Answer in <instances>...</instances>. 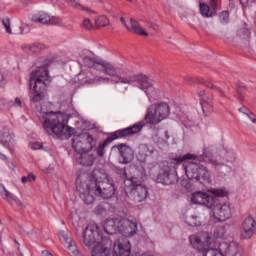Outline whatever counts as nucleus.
<instances>
[{"label":"nucleus","mask_w":256,"mask_h":256,"mask_svg":"<svg viewBox=\"0 0 256 256\" xmlns=\"http://www.w3.org/2000/svg\"><path fill=\"white\" fill-rule=\"evenodd\" d=\"M0 144L8 149L10 153L15 151L17 143L15 142V134L13 130L7 126H0Z\"/></svg>","instance_id":"13"},{"label":"nucleus","mask_w":256,"mask_h":256,"mask_svg":"<svg viewBox=\"0 0 256 256\" xmlns=\"http://www.w3.org/2000/svg\"><path fill=\"white\" fill-rule=\"evenodd\" d=\"M240 113H243V115H247L249 113V110H247L246 107H241L238 109Z\"/></svg>","instance_id":"49"},{"label":"nucleus","mask_w":256,"mask_h":256,"mask_svg":"<svg viewBox=\"0 0 256 256\" xmlns=\"http://www.w3.org/2000/svg\"><path fill=\"white\" fill-rule=\"evenodd\" d=\"M202 109L205 110V105L204 104H202Z\"/></svg>","instance_id":"56"},{"label":"nucleus","mask_w":256,"mask_h":256,"mask_svg":"<svg viewBox=\"0 0 256 256\" xmlns=\"http://www.w3.org/2000/svg\"><path fill=\"white\" fill-rule=\"evenodd\" d=\"M241 229H242V232H241L242 239H251V237L255 235V231H256L255 218L248 216L243 221Z\"/></svg>","instance_id":"18"},{"label":"nucleus","mask_w":256,"mask_h":256,"mask_svg":"<svg viewBox=\"0 0 256 256\" xmlns=\"http://www.w3.org/2000/svg\"><path fill=\"white\" fill-rule=\"evenodd\" d=\"M208 193L211 195H214V197H228L229 196V191L227 188H210L208 190Z\"/></svg>","instance_id":"29"},{"label":"nucleus","mask_w":256,"mask_h":256,"mask_svg":"<svg viewBox=\"0 0 256 256\" xmlns=\"http://www.w3.org/2000/svg\"><path fill=\"white\" fill-rule=\"evenodd\" d=\"M235 158L234 151H227L225 148H222L215 157L209 159V163L213 165V167H223L225 161L227 163H233Z\"/></svg>","instance_id":"15"},{"label":"nucleus","mask_w":256,"mask_h":256,"mask_svg":"<svg viewBox=\"0 0 256 256\" xmlns=\"http://www.w3.org/2000/svg\"><path fill=\"white\" fill-rule=\"evenodd\" d=\"M118 150L120 153L118 158L119 163L122 165H127L133 161V150L131 147L122 144L118 146Z\"/></svg>","instance_id":"24"},{"label":"nucleus","mask_w":256,"mask_h":256,"mask_svg":"<svg viewBox=\"0 0 256 256\" xmlns=\"http://www.w3.org/2000/svg\"><path fill=\"white\" fill-rule=\"evenodd\" d=\"M120 21L130 33H135V35H141L142 37H147L149 35L147 31L139 25V22L133 18L130 19L129 23L125 21L124 17H121Z\"/></svg>","instance_id":"20"},{"label":"nucleus","mask_w":256,"mask_h":256,"mask_svg":"<svg viewBox=\"0 0 256 256\" xmlns=\"http://www.w3.org/2000/svg\"><path fill=\"white\" fill-rule=\"evenodd\" d=\"M78 81L81 85H95L96 83H111V78L105 76H93V72L82 70L78 74Z\"/></svg>","instance_id":"14"},{"label":"nucleus","mask_w":256,"mask_h":256,"mask_svg":"<svg viewBox=\"0 0 256 256\" xmlns=\"http://www.w3.org/2000/svg\"><path fill=\"white\" fill-rule=\"evenodd\" d=\"M202 255L203 256H225V252L221 250V243H220L219 250L215 248H209L208 246L207 249L202 252Z\"/></svg>","instance_id":"30"},{"label":"nucleus","mask_w":256,"mask_h":256,"mask_svg":"<svg viewBox=\"0 0 256 256\" xmlns=\"http://www.w3.org/2000/svg\"><path fill=\"white\" fill-rule=\"evenodd\" d=\"M122 220L123 218L107 219L103 225L105 233L108 235H115V233H120Z\"/></svg>","instance_id":"22"},{"label":"nucleus","mask_w":256,"mask_h":256,"mask_svg":"<svg viewBox=\"0 0 256 256\" xmlns=\"http://www.w3.org/2000/svg\"><path fill=\"white\" fill-rule=\"evenodd\" d=\"M2 25L3 27H5L6 33H8V35H11L13 33L11 31V21L9 20V18L2 19Z\"/></svg>","instance_id":"38"},{"label":"nucleus","mask_w":256,"mask_h":256,"mask_svg":"<svg viewBox=\"0 0 256 256\" xmlns=\"http://www.w3.org/2000/svg\"><path fill=\"white\" fill-rule=\"evenodd\" d=\"M83 243L85 247H93L92 256L94 255L95 250L101 251L102 249L108 251V256H113L111 255V250L107 247L105 240H103V237L99 233V226H97V224H91L86 227L83 234Z\"/></svg>","instance_id":"6"},{"label":"nucleus","mask_w":256,"mask_h":256,"mask_svg":"<svg viewBox=\"0 0 256 256\" xmlns=\"http://www.w3.org/2000/svg\"><path fill=\"white\" fill-rule=\"evenodd\" d=\"M83 27L85 29H93V24L91 23V20H89L88 18L83 20Z\"/></svg>","instance_id":"45"},{"label":"nucleus","mask_w":256,"mask_h":256,"mask_svg":"<svg viewBox=\"0 0 256 256\" xmlns=\"http://www.w3.org/2000/svg\"><path fill=\"white\" fill-rule=\"evenodd\" d=\"M184 171L188 179H196L202 185H207L211 183V175L209 174V170L197 163L189 162L188 164H184Z\"/></svg>","instance_id":"9"},{"label":"nucleus","mask_w":256,"mask_h":256,"mask_svg":"<svg viewBox=\"0 0 256 256\" xmlns=\"http://www.w3.org/2000/svg\"><path fill=\"white\" fill-rule=\"evenodd\" d=\"M221 251H223L224 256H243V249L237 242H222Z\"/></svg>","instance_id":"21"},{"label":"nucleus","mask_w":256,"mask_h":256,"mask_svg":"<svg viewBox=\"0 0 256 256\" xmlns=\"http://www.w3.org/2000/svg\"><path fill=\"white\" fill-rule=\"evenodd\" d=\"M94 23H95L96 29H99L100 27H108V25L110 24V21H109V18H107V16L102 15L95 18Z\"/></svg>","instance_id":"31"},{"label":"nucleus","mask_w":256,"mask_h":256,"mask_svg":"<svg viewBox=\"0 0 256 256\" xmlns=\"http://www.w3.org/2000/svg\"><path fill=\"white\" fill-rule=\"evenodd\" d=\"M13 107H21V98H15Z\"/></svg>","instance_id":"48"},{"label":"nucleus","mask_w":256,"mask_h":256,"mask_svg":"<svg viewBox=\"0 0 256 256\" xmlns=\"http://www.w3.org/2000/svg\"><path fill=\"white\" fill-rule=\"evenodd\" d=\"M128 89H129L128 87H125V88H124L125 91H128Z\"/></svg>","instance_id":"57"},{"label":"nucleus","mask_w":256,"mask_h":256,"mask_svg":"<svg viewBox=\"0 0 256 256\" xmlns=\"http://www.w3.org/2000/svg\"><path fill=\"white\" fill-rule=\"evenodd\" d=\"M246 117H248V119H250V121H252L253 123H256V117L253 112H248V114H246Z\"/></svg>","instance_id":"47"},{"label":"nucleus","mask_w":256,"mask_h":256,"mask_svg":"<svg viewBox=\"0 0 256 256\" xmlns=\"http://www.w3.org/2000/svg\"><path fill=\"white\" fill-rule=\"evenodd\" d=\"M33 23H41V25H61L63 20L59 17L50 16L46 12H38L32 16Z\"/></svg>","instance_id":"16"},{"label":"nucleus","mask_w":256,"mask_h":256,"mask_svg":"<svg viewBox=\"0 0 256 256\" xmlns=\"http://www.w3.org/2000/svg\"><path fill=\"white\" fill-rule=\"evenodd\" d=\"M0 159L2 161H7V156L5 154L1 153V150H0Z\"/></svg>","instance_id":"52"},{"label":"nucleus","mask_w":256,"mask_h":256,"mask_svg":"<svg viewBox=\"0 0 256 256\" xmlns=\"http://www.w3.org/2000/svg\"><path fill=\"white\" fill-rule=\"evenodd\" d=\"M94 177L92 179H88L87 176H79L76 178V189L78 193H80V199L86 205H92L95 201V196L100 197V199H111L113 195L117 192V185H115V181L113 179L107 178V175L103 174V178L101 172L94 170Z\"/></svg>","instance_id":"2"},{"label":"nucleus","mask_w":256,"mask_h":256,"mask_svg":"<svg viewBox=\"0 0 256 256\" xmlns=\"http://www.w3.org/2000/svg\"><path fill=\"white\" fill-rule=\"evenodd\" d=\"M219 17L221 23H229V11H222Z\"/></svg>","instance_id":"39"},{"label":"nucleus","mask_w":256,"mask_h":256,"mask_svg":"<svg viewBox=\"0 0 256 256\" xmlns=\"http://www.w3.org/2000/svg\"><path fill=\"white\" fill-rule=\"evenodd\" d=\"M192 205H200L206 209H213V219L216 223H225L233 217L235 207L230 202H224L215 206V197L205 191H196L190 195Z\"/></svg>","instance_id":"3"},{"label":"nucleus","mask_w":256,"mask_h":256,"mask_svg":"<svg viewBox=\"0 0 256 256\" xmlns=\"http://www.w3.org/2000/svg\"><path fill=\"white\" fill-rule=\"evenodd\" d=\"M165 137H166V139H169V133L168 132H165Z\"/></svg>","instance_id":"55"},{"label":"nucleus","mask_w":256,"mask_h":256,"mask_svg":"<svg viewBox=\"0 0 256 256\" xmlns=\"http://www.w3.org/2000/svg\"><path fill=\"white\" fill-rule=\"evenodd\" d=\"M131 242L127 238H120L114 243L113 256H130ZM93 256H109V251L102 248L101 251L95 250Z\"/></svg>","instance_id":"10"},{"label":"nucleus","mask_w":256,"mask_h":256,"mask_svg":"<svg viewBox=\"0 0 256 256\" xmlns=\"http://www.w3.org/2000/svg\"><path fill=\"white\" fill-rule=\"evenodd\" d=\"M0 196L2 197V199H4V201L9 203L10 205H13V203H14V205H17L21 209H23V207H25L23 205L22 201L19 200V198H17V196H15L9 190H7V188H5V186L3 184H0Z\"/></svg>","instance_id":"23"},{"label":"nucleus","mask_w":256,"mask_h":256,"mask_svg":"<svg viewBox=\"0 0 256 256\" xmlns=\"http://www.w3.org/2000/svg\"><path fill=\"white\" fill-rule=\"evenodd\" d=\"M237 93L240 101H243L245 99V87L238 86Z\"/></svg>","instance_id":"42"},{"label":"nucleus","mask_w":256,"mask_h":256,"mask_svg":"<svg viewBox=\"0 0 256 256\" xmlns=\"http://www.w3.org/2000/svg\"><path fill=\"white\" fill-rule=\"evenodd\" d=\"M229 1H233V0H229Z\"/></svg>","instance_id":"58"},{"label":"nucleus","mask_w":256,"mask_h":256,"mask_svg":"<svg viewBox=\"0 0 256 256\" xmlns=\"http://www.w3.org/2000/svg\"><path fill=\"white\" fill-rule=\"evenodd\" d=\"M156 183H161L162 185H173V183H175V176L168 171L162 170L156 177Z\"/></svg>","instance_id":"27"},{"label":"nucleus","mask_w":256,"mask_h":256,"mask_svg":"<svg viewBox=\"0 0 256 256\" xmlns=\"http://www.w3.org/2000/svg\"><path fill=\"white\" fill-rule=\"evenodd\" d=\"M78 154L80 155L78 157V163L80 165H83L84 167H91V165L95 163V159H97V157L91 152V150H86Z\"/></svg>","instance_id":"25"},{"label":"nucleus","mask_w":256,"mask_h":256,"mask_svg":"<svg viewBox=\"0 0 256 256\" xmlns=\"http://www.w3.org/2000/svg\"><path fill=\"white\" fill-rule=\"evenodd\" d=\"M120 234L124 237H134L137 235V221L122 219L120 224Z\"/></svg>","instance_id":"19"},{"label":"nucleus","mask_w":256,"mask_h":256,"mask_svg":"<svg viewBox=\"0 0 256 256\" xmlns=\"http://www.w3.org/2000/svg\"><path fill=\"white\" fill-rule=\"evenodd\" d=\"M124 191L130 201L134 203H143L149 195V190L142 184H137L135 178L124 180Z\"/></svg>","instance_id":"7"},{"label":"nucleus","mask_w":256,"mask_h":256,"mask_svg":"<svg viewBox=\"0 0 256 256\" xmlns=\"http://www.w3.org/2000/svg\"><path fill=\"white\" fill-rule=\"evenodd\" d=\"M22 49L28 55H33V53H37V51H39V46L36 44H24L22 45Z\"/></svg>","instance_id":"34"},{"label":"nucleus","mask_w":256,"mask_h":256,"mask_svg":"<svg viewBox=\"0 0 256 256\" xmlns=\"http://www.w3.org/2000/svg\"><path fill=\"white\" fill-rule=\"evenodd\" d=\"M189 241L193 249L198 251V253H202L211 245V236L207 232H202L190 236Z\"/></svg>","instance_id":"12"},{"label":"nucleus","mask_w":256,"mask_h":256,"mask_svg":"<svg viewBox=\"0 0 256 256\" xmlns=\"http://www.w3.org/2000/svg\"><path fill=\"white\" fill-rule=\"evenodd\" d=\"M199 97L202 103H211V99L207 97V95L205 94V91H200Z\"/></svg>","instance_id":"41"},{"label":"nucleus","mask_w":256,"mask_h":256,"mask_svg":"<svg viewBox=\"0 0 256 256\" xmlns=\"http://www.w3.org/2000/svg\"><path fill=\"white\" fill-rule=\"evenodd\" d=\"M210 6L212 7L214 13L217 12V0H210Z\"/></svg>","instance_id":"46"},{"label":"nucleus","mask_w":256,"mask_h":256,"mask_svg":"<svg viewBox=\"0 0 256 256\" xmlns=\"http://www.w3.org/2000/svg\"><path fill=\"white\" fill-rule=\"evenodd\" d=\"M153 153H155V148H153V146L141 144L138 147V159L140 161H146L149 157H153Z\"/></svg>","instance_id":"26"},{"label":"nucleus","mask_w":256,"mask_h":256,"mask_svg":"<svg viewBox=\"0 0 256 256\" xmlns=\"http://www.w3.org/2000/svg\"><path fill=\"white\" fill-rule=\"evenodd\" d=\"M151 29H153L154 31H159V25L152 23L150 24Z\"/></svg>","instance_id":"50"},{"label":"nucleus","mask_w":256,"mask_h":256,"mask_svg":"<svg viewBox=\"0 0 256 256\" xmlns=\"http://www.w3.org/2000/svg\"><path fill=\"white\" fill-rule=\"evenodd\" d=\"M143 127H145V122H137L130 127L115 131L114 135L116 136V139H123L124 137H129V135H137V133H141Z\"/></svg>","instance_id":"17"},{"label":"nucleus","mask_w":256,"mask_h":256,"mask_svg":"<svg viewBox=\"0 0 256 256\" xmlns=\"http://www.w3.org/2000/svg\"><path fill=\"white\" fill-rule=\"evenodd\" d=\"M94 215H105L107 213V207L103 204H99L93 211Z\"/></svg>","instance_id":"37"},{"label":"nucleus","mask_w":256,"mask_h":256,"mask_svg":"<svg viewBox=\"0 0 256 256\" xmlns=\"http://www.w3.org/2000/svg\"><path fill=\"white\" fill-rule=\"evenodd\" d=\"M171 113V109L169 108V104L165 102H160L156 104H152L145 115V121L149 123V125H159L161 121H165L169 114Z\"/></svg>","instance_id":"8"},{"label":"nucleus","mask_w":256,"mask_h":256,"mask_svg":"<svg viewBox=\"0 0 256 256\" xmlns=\"http://www.w3.org/2000/svg\"><path fill=\"white\" fill-rule=\"evenodd\" d=\"M206 87H208V89H212V91H215L216 93H218V95H220L221 97H227V95H225V92L223 90H221V88L215 86L213 83L208 82L206 83Z\"/></svg>","instance_id":"35"},{"label":"nucleus","mask_w":256,"mask_h":256,"mask_svg":"<svg viewBox=\"0 0 256 256\" xmlns=\"http://www.w3.org/2000/svg\"><path fill=\"white\" fill-rule=\"evenodd\" d=\"M185 223L189 225V227H199L201 226V220L195 215H191L185 218Z\"/></svg>","instance_id":"32"},{"label":"nucleus","mask_w":256,"mask_h":256,"mask_svg":"<svg viewBox=\"0 0 256 256\" xmlns=\"http://www.w3.org/2000/svg\"><path fill=\"white\" fill-rule=\"evenodd\" d=\"M40 121H42L43 129L48 135H54L59 139L73 135V128L69 127V117L60 112L40 111Z\"/></svg>","instance_id":"4"},{"label":"nucleus","mask_w":256,"mask_h":256,"mask_svg":"<svg viewBox=\"0 0 256 256\" xmlns=\"http://www.w3.org/2000/svg\"><path fill=\"white\" fill-rule=\"evenodd\" d=\"M49 81H51V77L49 76L47 66H40L31 73L30 87H33V94L31 97L33 103H39V101L45 99V89Z\"/></svg>","instance_id":"5"},{"label":"nucleus","mask_w":256,"mask_h":256,"mask_svg":"<svg viewBox=\"0 0 256 256\" xmlns=\"http://www.w3.org/2000/svg\"><path fill=\"white\" fill-rule=\"evenodd\" d=\"M68 4H70L71 7H74V9H83V6H81V3L77 0H66Z\"/></svg>","instance_id":"40"},{"label":"nucleus","mask_w":256,"mask_h":256,"mask_svg":"<svg viewBox=\"0 0 256 256\" xmlns=\"http://www.w3.org/2000/svg\"><path fill=\"white\" fill-rule=\"evenodd\" d=\"M199 8H200V13L202 17H206V18L213 17V12H211V8H209V5L205 3H200Z\"/></svg>","instance_id":"33"},{"label":"nucleus","mask_w":256,"mask_h":256,"mask_svg":"<svg viewBox=\"0 0 256 256\" xmlns=\"http://www.w3.org/2000/svg\"><path fill=\"white\" fill-rule=\"evenodd\" d=\"M97 145L95 138L91 134L84 132L74 136L72 147L76 153H83V151H91Z\"/></svg>","instance_id":"11"},{"label":"nucleus","mask_w":256,"mask_h":256,"mask_svg":"<svg viewBox=\"0 0 256 256\" xmlns=\"http://www.w3.org/2000/svg\"><path fill=\"white\" fill-rule=\"evenodd\" d=\"M191 159H196V156L195 155H192V154H186L184 156H180L178 158H175L174 161L180 165V163H183V161H189Z\"/></svg>","instance_id":"36"},{"label":"nucleus","mask_w":256,"mask_h":256,"mask_svg":"<svg viewBox=\"0 0 256 256\" xmlns=\"http://www.w3.org/2000/svg\"><path fill=\"white\" fill-rule=\"evenodd\" d=\"M247 3H249V0H240V5H242V7H246Z\"/></svg>","instance_id":"51"},{"label":"nucleus","mask_w":256,"mask_h":256,"mask_svg":"<svg viewBox=\"0 0 256 256\" xmlns=\"http://www.w3.org/2000/svg\"><path fill=\"white\" fill-rule=\"evenodd\" d=\"M117 138L115 136V133L113 132L110 137H108L104 142H101L99 146L96 148V153L98 157H103L105 155V147L109 145V143H113Z\"/></svg>","instance_id":"28"},{"label":"nucleus","mask_w":256,"mask_h":256,"mask_svg":"<svg viewBox=\"0 0 256 256\" xmlns=\"http://www.w3.org/2000/svg\"><path fill=\"white\" fill-rule=\"evenodd\" d=\"M36 177L33 174H29L28 176L22 177V183H31L35 181Z\"/></svg>","instance_id":"44"},{"label":"nucleus","mask_w":256,"mask_h":256,"mask_svg":"<svg viewBox=\"0 0 256 256\" xmlns=\"http://www.w3.org/2000/svg\"><path fill=\"white\" fill-rule=\"evenodd\" d=\"M220 233H222L219 237L223 238L225 235V228L221 227L219 228Z\"/></svg>","instance_id":"53"},{"label":"nucleus","mask_w":256,"mask_h":256,"mask_svg":"<svg viewBox=\"0 0 256 256\" xmlns=\"http://www.w3.org/2000/svg\"><path fill=\"white\" fill-rule=\"evenodd\" d=\"M230 171H231V167L226 166V172H227V173H230Z\"/></svg>","instance_id":"54"},{"label":"nucleus","mask_w":256,"mask_h":256,"mask_svg":"<svg viewBox=\"0 0 256 256\" xmlns=\"http://www.w3.org/2000/svg\"><path fill=\"white\" fill-rule=\"evenodd\" d=\"M83 63L89 69H94L100 73H104L110 78L112 85H131L136 86L147 93L153 84L145 75H129V69L123 63H111L95 56L83 57Z\"/></svg>","instance_id":"1"},{"label":"nucleus","mask_w":256,"mask_h":256,"mask_svg":"<svg viewBox=\"0 0 256 256\" xmlns=\"http://www.w3.org/2000/svg\"><path fill=\"white\" fill-rule=\"evenodd\" d=\"M29 147L32 149V151H39V149H43V144L39 142H32L30 143Z\"/></svg>","instance_id":"43"}]
</instances>
